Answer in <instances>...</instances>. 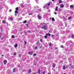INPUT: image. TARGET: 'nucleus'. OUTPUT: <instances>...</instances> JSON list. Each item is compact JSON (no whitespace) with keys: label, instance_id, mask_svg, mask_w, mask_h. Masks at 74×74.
Returning a JSON list of instances; mask_svg holds the SVG:
<instances>
[{"label":"nucleus","instance_id":"f257e3e1","mask_svg":"<svg viewBox=\"0 0 74 74\" xmlns=\"http://www.w3.org/2000/svg\"><path fill=\"white\" fill-rule=\"evenodd\" d=\"M42 29H43L44 30H47V26L46 25H44L42 27Z\"/></svg>","mask_w":74,"mask_h":74},{"label":"nucleus","instance_id":"f03ea898","mask_svg":"<svg viewBox=\"0 0 74 74\" xmlns=\"http://www.w3.org/2000/svg\"><path fill=\"white\" fill-rule=\"evenodd\" d=\"M38 18L40 20H41V18H42V17L41 16H40V14H38Z\"/></svg>","mask_w":74,"mask_h":74},{"label":"nucleus","instance_id":"7ed1b4c3","mask_svg":"<svg viewBox=\"0 0 74 74\" xmlns=\"http://www.w3.org/2000/svg\"><path fill=\"white\" fill-rule=\"evenodd\" d=\"M67 68V67H66V66H65V65H64L63 66V69L64 70H66V69Z\"/></svg>","mask_w":74,"mask_h":74},{"label":"nucleus","instance_id":"20e7f679","mask_svg":"<svg viewBox=\"0 0 74 74\" xmlns=\"http://www.w3.org/2000/svg\"><path fill=\"white\" fill-rule=\"evenodd\" d=\"M64 5H63V4H62L60 5V7H61V8H63L64 7Z\"/></svg>","mask_w":74,"mask_h":74},{"label":"nucleus","instance_id":"39448f33","mask_svg":"<svg viewBox=\"0 0 74 74\" xmlns=\"http://www.w3.org/2000/svg\"><path fill=\"white\" fill-rule=\"evenodd\" d=\"M71 37L72 38H73V39H74V35L73 34H72L71 35Z\"/></svg>","mask_w":74,"mask_h":74},{"label":"nucleus","instance_id":"423d86ee","mask_svg":"<svg viewBox=\"0 0 74 74\" xmlns=\"http://www.w3.org/2000/svg\"><path fill=\"white\" fill-rule=\"evenodd\" d=\"M32 72V70H31V69H29L28 70V73H30Z\"/></svg>","mask_w":74,"mask_h":74},{"label":"nucleus","instance_id":"0eeeda50","mask_svg":"<svg viewBox=\"0 0 74 74\" xmlns=\"http://www.w3.org/2000/svg\"><path fill=\"white\" fill-rule=\"evenodd\" d=\"M32 53H33V52H28V54L29 55H32Z\"/></svg>","mask_w":74,"mask_h":74},{"label":"nucleus","instance_id":"6e6552de","mask_svg":"<svg viewBox=\"0 0 74 74\" xmlns=\"http://www.w3.org/2000/svg\"><path fill=\"white\" fill-rule=\"evenodd\" d=\"M58 7L56 6V8L55 11H58Z\"/></svg>","mask_w":74,"mask_h":74},{"label":"nucleus","instance_id":"1a4fd4ad","mask_svg":"<svg viewBox=\"0 0 74 74\" xmlns=\"http://www.w3.org/2000/svg\"><path fill=\"white\" fill-rule=\"evenodd\" d=\"M47 36H51V34L48 33L46 34Z\"/></svg>","mask_w":74,"mask_h":74},{"label":"nucleus","instance_id":"9d476101","mask_svg":"<svg viewBox=\"0 0 74 74\" xmlns=\"http://www.w3.org/2000/svg\"><path fill=\"white\" fill-rule=\"evenodd\" d=\"M40 69H39L38 72V73L39 74H40Z\"/></svg>","mask_w":74,"mask_h":74},{"label":"nucleus","instance_id":"9b49d317","mask_svg":"<svg viewBox=\"0 0 74 74\" xmlns=\"http://www.w3.org/2000/svg\"><path fill=\"white\" fill-rule=\"evenodd\" d=\"M55 66H56V65L55 64H53V68H55Z\"/></svg>","mask_w":74,"mask_h":74},{"label":"nucleus","instance_id":"f8f14e48","mask_svg":"<svg viewBox=\"0 0 74 74\" xmlns=\"http://www.w3.org/2000/svg\"><path fill=\"white\" fill-rule=\"evenodd\" d=\"M38 12L39 11V12H41L42 10H41V9H38Z\"/></svg>","mask_w":74,"mask_h":74},{"label":"nucleus","instance_id":"ddd939ff","mask_svg":"<svg viewBox=\"0 0 74 74\" xmlns=\"http://www.w3.org/2000/svg\"><path fill=\"white\" fill-rule=\"evenodd\" d=\"M17 46H18V45H17V44H16L14 45L15 48H16V47H17Z\"/></svg>","mask_w":74,"mask_h":74},{"label":"nucleus","instance_id":"4468645a","mask_svg":"<svg viewBox=\"0 0 74 74\" xmlns=\"http://www.w3.org/2000/svg\"><path fill=\"white\" fill-rule=\"evenodd\" d=\"M4 64H6L7 63V61L6 60H5L4 61Z\"/></svg>","mask_w":74,"mask_h":74},{"label":"nucleus","instance_id":"2eb2a0df","mask_svg":"<svg viewBox=\"0 0 74 74\" xmlns=\"http://www.w3.org/2000/svg\"><path fill=\"white\" fill-rule=\"evenodd\" d=\"M49 46H51L52 45V44H51V42H50L49 43Z\"/></svg>","mask_w":74,"mask_h":74},{"label":"nucleus","instance_id":"dca6fc26","mask_svg":"<svg viewBox=\"0 0 74 74\" xmlns=\"http://www.w3.org/2000/svg\"><path fill=\"white\" fill-rule=\"evenodd\" d=\"M23 23H27V21L26 20H25Z\"/></svg>","mask_w":74,"mask_h":74},{"label":"nucleus","instance_id":"f3484780","mask_svg":"<svg viewBox=\"0 0 74 74\" xmlns=\"http://www.w3.org/2000/svg\"><path fill=\"white\" fill-rule=\"evenodd\" d=\"M74 7V6L73 5H71L70 6V8H73Z\"/></svg>","mask_w":74,"mask_h":74},{"label":"nucleus","instance_id":"a211bd4d","mask_svg":"<svg viewBox=\"0 0 74 74\" xmlns=\"http://www.w3.org/2000/svg\"><path fill=\"white\" fill-rule=\"evenodd\" d=\"M2 23H5V21L4 20L3 21H2Z\"/></svg>","mask_w":74,"mask_h":74},{"label":"nucleus","instance_id":"6ab92c4d","mask_svg":"<svg viewBox=\"0 0 74 74\" xmlns=\"http://www.w3.org/2000/svg\"><path fill=\"white\" fill-rule=\"evenodd\" d=\"M71 19V17H69L68 18V20H70Z\"/></svg>","mask_w":74,"mask_h":74},{"label":"nucleus","instance_id":"aec40b11","mask_svg":"<svg viewBox=\"0 0 74 74\" xmlns=\"http://www.w3.org/2000/svg\"><path fill=\"white\" fill-rule=\"evenodd\" d=\"M48 36L47 35V34H46V36H45V38H47V36Z\"/></svg>","mask_w":74,"mask_h":74},{"label":"nucleus","instance_id":"412c9836","mask_svg":"<svg viewBox=\"0 0 74 74\" xmlns=\"http://www.w3.org/2000/svg\"><path fill=\"white\" fill-rule=\"evenodd\" d=\"M74 66H71V69H74Z\"/></svg>","mask_w":74,"mask_h":74},{"label":"nucleus","instance_id":"4be33fe9","mask_svg":"<svg viewBox=\"0 0 74 74\" xmlns=\"http://www.w3.org/2000/svg\"><path fill=\"white\" fill-rule=\"evenodd\" d=\"M47 5V6H48V5L49 6V5H51V4L50 3H48L47 5Z\"/></svg>","mask_w":74,"mask_h":74},{"label":"nucleus","instance_id":"5701e85b","mask_svg":"<svg viewBox=\"0 0 74 74\" xmlns=\"http://www.w3.org/2000/svg\"><path fill=\"white\" fill-rule=\"evenodd\" d=\"M52 20L53 21H55V19L54 18H53L52 19Z\"/></svg>","mask_w":74,"mask_h":74},{"label":"nucleus","instance_id":"b1692460","mask_svg":"<svg viewBox=\"0 0 74 74\" xmlns=\"http://www.w3.org/2000/svg\"><path fill=\"white\" fill-rule=\"evenodd\" d=\"M12 38H14L15 36H14L12 35Z\"/></svg>","mask_w":74,"mask_h":74},{"label":"nucleus","instance_id":"393cba45","mask_svg":"<svg viewBox=\"0 0 74 74\" xmlns=\"http://www.w3.org/2000/svg\"><path fill=\"white\" fill-rule=\"evenodd\" d=\"M33 56H36V53H34L33 54Z\"/></svg>","mask_w":74,"mask_h":74},{"label":"nucleus","instance_id":"a878e982","mask_svg":"<svg viewBox=\"0 0 74 74\" xmlns=\"http://www.w3.org/2000/svg\"><path fill=\"white\" fill-rule=\"evenodd\" d=\"M47 7V5H46L45 6H44L43 7V8H45V7Z\"/></svg>","mask_w":74,"mask_h":74},{"label":"nucleus","instance_id":"bb28decb","mask_svg":"<svg viewBox=\"0 0 74 74\" xmlns=\"http://www.w3.org/2000/svg\"><path fill=\"white\" fill-rule=\"evenodd\" d=\"M15 68H14L13 69V72H15Z\"/></svg>","mask_w":74,"mask_h":74},{"label":"nucleus","instance_id":"cd10ccee","mask_svg":"<svg viewBox=\"0 0 74 74\" xmlns=\"http://www.w3.org/2000/svg\"><path fill=\"white\" fill-rule=\"evenodd\" d=\"M15 14H17V13H18V11H17L16 10H15Z\"/></svg>","mask_w":74,"mask_h":74},{"label":"nucleus","instance_id":"c85d7f7f","mask_svg":"<svg viewBox=\"0 0 74 74\" xmlns=\"http://www.w3.org/2000/svg\"><path fill=\"white\" fill-rule=\"evenodd\" d=\"M10 19L11 21H12V20H13V18H12V17H11L10 18Z\"/></svg>","mask_w":74,"mask_h":74},{"label":"nucleus","instance_id":"c756f323","mask_svg":"<svg viewBox=\"0 0 74 74\" xmlns=\"http://www.w3.org/2000/svg\"><path fill=\"white\" fill-rule=\"evenodd\" d=\"M35 49H36V50H37V47L36 46L35 48Z\"/></svg>","mask_w":74,"mask_h":74},{"label":"nucleus","instance_id":"7c9ffc66","mask_svg":"<svg viewBox=\"0 0 74 74\" xmlns=\"http://www.w3.org/2000/svg\"><path fill=\"white\" fill-rule=\"evenodd\" d=\"M33 15V13H31L30 14H29V15Z\"/></svg>","mask_w":74,"mask_h":74},{"label":"nucleus","instance_id":"2f4dec72","mask_svg":"<svg viewBox=\"0 0 74 74\" xmlns=\"http://www.w3.org/2000/svg\"><path fill=\"white\" fill-rule=\"evenodd\" d=\"M35 1L37 3H38V0H35Z\"/></svg>","mask_w":74,"mask_h":74},{"label":"nucleus","instance_id":"473e14b6","mask_svg":"<svg viewBox=\"0 0 74 74\" xmlns=\"http://www.w3.org/2000/svg\"><path fill=\"white\" fill-rule=\"evenodd\" d=\"M38 6H35V9H36V8H38Z\"/></svg>","mask_w":74,"mask_h":74},{"label":"nucleus","instance_id":"72a5a7b5","mask_svg":"<svg viewBox=\"0 0 74 74\" xmlns=\"http://www.w3.org/2000/svg\"><path fill=\"white\" fill-rule=\"evenodd\" d=\"M14 55H16V53L15 52H14Z\"/></svg>","mask_w":74,"mask_h":74},{"label":"nucleus","instance_id":"f704fd0d","mask_svg":"<svg viewBox=\"0 0 74 74\" xmlns=\"http://www.w3.org/2000/svg\"><path fill=\"white\" fill-rule=\"evenodd\" d=\"M28 33H30V32H31V31L29 30L28 31Z\"/></svg>","mask_w":74,"mask_h":74},{"label":"nucleus","instance_id":"c9c22d12","mask_svg":"<svg viewBox=\"0 0 74 74\" xmlns=\"http://www.w3.org/2000/svg\"><path fill=\"white\" fill-rule=\"evenodd\" d=\"M59 2L60 3H62V1L60 0L59 1Z\"/></svg>","mask_w":74,"mask_h":74},{"label":"nucleus","instance_id":"e433bc0d","mask_svg":"<svg viewBox=\"0 0 74 74\" xmlns=\"http://www.w3.org/2000/svg\"><path fill=\"white\" fill-rule=\"evenodd\" d=\"M16 10H18V8H16Z\"/></svg>","mask_w":74,"mask_h":74},{"label":"nucleus","instance_id":"4c0bfd02","mask_svg":"<svg viewBox=\"0 0 74 74\" xmlns=\"http://www.w3.org/2000/svg\"><path fill=\"white\" fill-rule=\"evenodd\" d=\"M4 37H3L2 38H1V40H3V39H4Z\"/></svg>","mask_w":74,"mask_h":74},{"label":"nucleus","instance_id":"58836bf2","mask_svg":"<svg viewBox=\"0 0 74 74\" xmlns=\"http://www.w3.org/2000/svg\"><path fill=\"white\" fill-rule=\"evenodd\" d=\"M73 42L72 41H70L69 42V44H71V43H72Z\"/></svg>","mask_w":74,"mask_h":74},{"label":"nucleus","instance_id":"ea45409f","mask_svg":"<svg viewBox=\"0 0 74 74\" xmlns=\"http://www.w3.org/2000/svg\"><path fill=\"white\" fill-rule=\"evenodd\" d=\"M24 43H25V45H26V41H25Z\"/></svg>","mask_w":74,"mask_h":74},{"label":"nucleus","instance_id":"a19ab883","mask_svg":"<svg viewBox=\"0 0 74 74\" xmlns=\"http://www.w3.org/2000/svg\"><path fill=\"white\" fill-rule=\"evenodd\" d=\"M45 74V71H43V74Z\"/></svg>","mask_w":74,"mask_h":74},{"label":"nucleus","instance_id":"79ce46f5","mask_svg":"<svg viewBox=\"0 0 74 74\" xmlns=\"http://www.w3.org/2000/svg\"><path fill=\"white\" fill-rule=\"evenodd\" d=\"M54 14H55V15H56V14H57V13L55 12L54 13Z\"/></svg>","mask_w":74,"mask_h":74},{"label":"nucleus","instance_id":"37998d69","mask_svg":"<svg viewBox=\"0 0 74 74\" xmlns=\"http://www.w3.org/2000/svg\"><path fill=\"white\" fill-rule=\"evenodd\" d=\"M63 45H62L61 46V48H63Z\"/></svg>","mask_w":74,"mask_h":74},{"label":"nucleus","instance_id":"c03bdc74","mask_svg":"<svg viewBox=\"0 0 74 74\" xmlns=\"http://www.w3.org/2000/svg\"><path fill=\"white\" fill-rule=\"evenodd\" d=\"M35 36H32V38H34Z\"/></svg>","mask_w":74,"mask_h":74},{"label":"nucleus","instance_id":"a18cd8bd","mask_svg":"<svg viewBox=\"0 0 74 74\" xmlns=\"http://www.w3.org/2000/svg\"><path fill=\"white\" fill-rule=\"evenodd\" d=\"M42 39H41L40 40V41H41V42H42Z\"/></svg>","mask_w":74,"mask_h":74},{"label":"nucleus","instance_id":"49530a36","mask_svg":"<svg viewBox=\"0 0 74 74\" xmlns=\"http://www.w3.org/2000/svg\"><path fill=\"white\" fill-rule=\"evenodd\" d=\"M4 56V55H2V56Z\"/></svg>","mask_w":74,"mask_h":74},{"label":"nucleus","instance_id":"de8ad7c7","mask_svg":"<svg viewBox=\"0 0 74 74\" xmlns=\"http://www.w3.org/2000/svg\"><path fill=\"white\" fill-rule=\"evenodd\" d=\"M47 74H51V73H47Z\"/></svg>","mask_w":74,"mask_h":74},{"label":"nucleus","instance_id":"09e8293b","mask_svg":"<svg viewBox=\"0 0 74 74\" xmlns=\"http://www.w3.org/2000/svg\"><path fill=\"white\" fill-rule=\"evenodd\" d=\"M11 9H10V10L9 12H11Z\"/></svg>","mask_w":74,"mask_h":74},{"label":"nucleus","instance_id":"8fccbe9b","mask_svg":"<svg viewBox=\"0 0 74 74\" xmlns=\"http://www.w3.org/2000/svg\"><path fill=\"white\" fill-rule=\"evenodd\" d=\"M65 21H66L67 20V19L65 18Z\"/></svg>","mask_w":74,"mask_h":74},{"label":"nucleus","instance_id":"3c124183","mask_svg":"<svg viewBox=\"0 0 74 74\" xmlns=\"http://www.w3.org/2000/svg\"><path fill=\"white\" fill-rule=\"evenodd\" d=\"M19 57H20V58H21V55H20V54L19 55Z\"/></svg>","mask_w":74,"mask_h":74},{"label":"nucleus","instance_id":"603ef678","mask_svg":"<svg viewBox=\"0 0 74 74\" xmlns=\"http://www.w3.org/2000/svg\"><path fill=\"white\" fill-rule=\"evenodd\" d=\"M53 1H54L55 0H52Z\"/></svg>","mask_w":74,"mask_h":74},{"label":"nucleus","instance_id":"864d4df0","mask_svg":"<svg viewBox=\"0 0 74 74\" xmlns=\"http://www.w3.org/2000/svg\"><path fill=\"white\" fill-rule=\"evenodd\" d=\"M74 26V25H72V27H73V26Z\"/></svg>","mask_w":74,"mask_h":74},{"label":"nucleus","instance_id":"5fc2aeb1","mask_svg":"<svg viewBox=\"0 0 74 74\" xmlns=\"http://www.w3.org/2000/svg\"><path fill=\"white\" fill-rule=\"evenodd\" d=\"M69 65H70V66H71V64H70Z\"/></svg>","mask_w":74,"mask_h":74},{"label":"nucleus","instance_id":"6e6d98bb","mask_svg":"<svg viewBox=\"0 0 74 74\" xmlns=\"http://www.w3.org/2000/svg\"><path fill=\"white\" fill-rule=\"evenodd\" d=\"M1 35H0V38H1Z\"/></svg>","mask_w":74,"mask_h":74},{"label":"nucleus","instance_id":"4d7b16f0","mask_svg":"<svg viewBox=\"0 0 74 74\" xmlns=\"http://www.w3.org/2000/svg\"><path fill=\"white\" fill-rule=\"evenodd\" d=\"M33 74H36V73H33Z\"/></svg>","mask_w":74,"mask_h":74},{"label":"nucleus","instance_id":"13d9d810","mask_svg":"<svg viewBox=\"0 0 74 74\" xmlns=\"http://www.w3.org/2000/svg\"><path fill=\"white\" fill-rule=\"evenodd\" d=\"M3 0H0V1H3Z\"/></svg>","mask_w":74,"mask_h":74},{"label":"nucleus","instance_id":"bf43d9fd","mask_svg":"<svg viewBox=\"0 0 74 74\" xmlns=\"http://www.w3.org/2000/svg\"><path fill=\"white\" fill-rule=\"evenodd\" d=\"M65 26H67V25H65Z\"/></svg>","mask_w":74,"mask_h":74},{"label":"nucleus","instance_id":"052dcab7","mask_svg":"<svg viewBox=\"0 0 74 74\" xmlns=\"http://www.w3.org/2000/svg\"><path fill=\"white\" fill-rule=\"evenodd\" d=\"M54 35H52V36H53Z\"/></svg>","mask_w":74,"mask_h":74},{"label":"nucleus","instance_id":"680f3d73","mask_svg":"<svg viewBox=\"0 0 74 74\" xmlns=\"http://www.w3.org/2000/svg\"><path fill=\"white\" fill-rule=\"evenodd\" d=\"M34 65H35V63H34Z\"/></svg>","mask_w":74,"mask_h":74},{"label":"nucleus","instance_id":"e2e57ef3","mask_svg":"<svg viewBox=\"0 0 74 74\" xmlns=\"http://www.w3.org/2000/svg\"><path fill=\"white\" fill-rule=\"evenodd\" d=\"M64 74H66V73H64Z\"/></svg>","mask_w":74,"mask_h":74},{"label":"nucleus","instance_id":"0e129e2a","mask_svg":"<svg viewBox=\"0 0 74 74\" xmlns=\"http://www.w3.org/2000/svg\"><path fill=\"white\" fill-rule=\"evenodd\" d=\"M44 24H45V23H44Z\"/></svg>","mask_w":74,"mask_h":74},{"label":"nucleus","instance_id":"69168bd1","mask_svg":"<svg viewBox=\"0 0 74 74\" xmlns=\"http://www.w3.org/2000/svg\"><path fill=\"white\" fill-rule=\"evenodd\" d=\"M46 8H47V7H46Z\"/></svg>","mask_w":74,"mask_h":74}]
</instances>
